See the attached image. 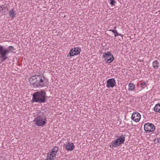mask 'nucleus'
I'll list each match as a JSON object with an SVG mask.
<instances>
[{
	"label": "nucleus",
	"instance_id": "f257e3e1",
	"mask_svg": "<svg viewBox=\"0 0 160 160\" xmlns=\"http://www.w3.org/2000/svg\"><path fill=\"white\" fill-rule=\"evenodd\" d=\"M29 82L34 88L43 87L48 85V80L40 75L32 76L30 78Z\"/></svg>",
	"mask_w": 160,
	"mask_h": 160
},
{
	"label": "nucleus",
	"instance_id": "f8f14e48",
	"mask_svg": "<svg viewBox=\"0 0 160 160\" xmlns=\"http://www.w3.org/2000/svg\"><path fill=\"white\" fill-rule=\"evenodd\" d=\"M64 147L66 151H71L74 149L75 147L72 142H69L64 144Z\"/></svg>",
	"mask_w": 160,
	"mask_h": 160
},
{
	"label": "nucleus",
	"instance_id": "6e6552de",
	"mask_svg": "<svg viewBox=\"0 0 160 160\" xmlns=\"http://www.w3.org/2000/svg\"><path fill=\"white\" fill-rule=\"evenodd\" d=\"M144 128V130L147 133L154 131L155 128L154 125L152 123L149 122L145 124Z\"/></svg>",
	"mask_w": 160,
	"mask_h": 160
},
{
	"label": "nucleus",
	"instance_id": "ddd939ff",
	"mask_svg": "<svg viewBox=\"0 0 160 160\" xmlns=\"http://www.w3.org/2000/svg\"><path fill=\"white\" fill-rule=\"evenodd\" d=\"M152 67L155 69L158 68L159 67V62L157 60H155L152 62Z\"/></svg>",
	"mask_w": 160,
	"mask_h": 160
},
{
	"label": "nucleus",
	"instance_id": "4be33fe9",
	"mask_svg": "<svg viewBox=\"0 0 160 160\" xmlns=\"http://www.w3.org/2000/svg\"><path fill=\"white\" fill-rule=\"evenodd\" d=\"M116 26H115L114 27L113 30H115V31H117V30H116Z\"/></svg>",
	"mask_w": 160,
	"mask_h": 160
},
{
	"label": "nucleus",
	"instance_id": "0eeeda50",
	"mask_svg": "<svg viewBox=\"0 0 160 160\" xmlns=\"http://www.w3.org/2000/svg\"><path fill=\"white\" fill-rule=\"evenodd\" d=\"M102 57L104 60L108 63L111 62L114 59L113 55L109 51L103 53Z\"/></svg>",
	"mask_w": 160,
	"mask_h": 160
},
{
	"label": "nucleus",
	"instance_id": "9b49d317",
	"mask_svg": "<svg viewBox=\"0 0 160 160\" xmlns=\"http://www.w3.org/2000/svg\"><path fill=\"white\" fill-rule=\"evenodd\" d=\"M107 83L106 87L108 88H112L116 84L115 80L114 78L108 79L107 81Z\"/></svg>",
	"mask_w": 160,
	"mask_h": 160
},
{
	"label": "nucleus",
	"instance_id": "6ab92c4d",
	"mask_svg": "<svg viewBox=\"0 0 160 160\" xmlns=\"http://www.w3.org/2000/svg\"><path fill=\"white\" fill-rule=\"evenodd\" d=\"M111 2H110V4L112 5H114L115 4V2L114 0H110Z\"/></svg>",
	"mask_w": 160,
	"mask_h": 160
},
{
	"label": "nucleus",
	"instance_id": "f3484780",
	"mask_svg": "<svg viewBox=\"0 0 160 160\" xmlns=\"http://www.w3.org/2000/svg\"><path fill=\"white\" fill-rule=\"evenodd\" d=\"M109 31H112L113 33L114 34V36L115 37H117L118 36H120L122 38L123 35H122L121 34L118 33L117 31H115L114 30H109Z\"/></svg>",
	"mask_w": 160,
	"mask_h": 160
},
{
	"label": "nucleus",
	"instance_id": "a211bd4d",
	"mask_svg": "<svg viewBox=\"0 0 160 160\" xmlns=\"http://www.w3.org/2000/svg\"><path fill=\"white\" fill-rule=\"evenodd\" d=\"M140 86L142 89L145 88L146 87V83L145 82H142L140 84Z\"/></svg>",
	"mask_w": 160,
	"mask_h": 160
},
{
	"label": "nucleus",
	"instance_id": "aec40b11",
	"mask_svg": "<svg viewBox=\"0 0 160 160\" xmlns=\"http://www.w3.org/2000/svg\"><path fill=\"white\" fill-rule=\"evenodd\" d=\"M0 8H1V10H5L6 8V7H5V6H4L3 5H2V6H1Z\"/></svg>",
	"mask_w": 160,
	"mask_h": 160
},
{
	"label": "nucleus",
	"instance_id": "20e7f679",
	"mask_svg": "<svg viewBox=\"0 0 160 160\" xmlns=\"http://www.w3.org/2000/svg\"><path fill=\"white\" fill-rule=\"evenodd\" d=\"M34 121L37 126L43 127L46 124L47 120L44 114L40 113L35 118Z\"/></svg>",
	"mask_w": 160,
	"mask_h": 160
},
{
	"label": "nucleus",
	"instance_id": "9d476101",
	"mask_svg": "<svg viewBox=\"0 0 160 160\" xmlns=\"http://www.w3.org/2000/svg\"><path fill=\"white\" fill-rule=\"evenodd\" d=\"M141 118L140 113L137 112H133L131 116V119L136 122H138Z\"/></svg>",
	"mask_w": 160,
	"mask_h": 160
},
{
	"label": "nucleus",
	"instance_id": "412c9836",
	"mask_svg": "<svg viewBox=\"0 0 160 160\" xmlns=\"http://www.w3.org/2000/svg\"><path fill=\"white\" fill-rule=\"evenodd\" d=\"M157 140L158 143H160V138H158L157 139Z\"/></svg>",
	"mask_w": 160,
	"mask_h": 160
},
{
	"label": "nucleus",
	"instance_id": "1a4fd4ad",
	"mask_svg": "<svg viewBox=\"0 0 160 160\" xmlns=\"http://www.w3.org/2000/svg\"><path fill=\"white\" fill-rule=\"evenodd\" d=\"M81 51V48L78 47H75L72 49L69 53L67 55L68 57H70L76 56L79 54Z\"/></svg>",
	"mask_w": 160,
	"mask_h": 160
},
{
	"label": "nucleus",
	"instance_id": "7ed1b4c3",
	"mask_svg": "<svg viewBox=\"0 0 160 160\" xmlns=\"http://www.w3.org/2000/svg\"><path fill=\"white\" fill-rule=\"evenodd\" d=\"M15 49L12 46H10L8 47V50L3 48V46L0 45V58L2 61H5L8 58V55L9 53V51L14 50Z\"/></svg>",
	"mask_w": 160,
	"mask_h": 160
},
{
	"label": "nucleus",
	"instance_id": "39448f33",
	"mask_svg": "<svg viewBox=\"0 0 160 160\" xmlns=\"http://www.w3.org/2000/svg\"><path fill=\"white\" fill-rule=\"evenodd\" d=\"M125 140V137L124 135H122L119 137L116 140L112 141L110 147L113 148L117 147L120 146L121 144L123 143Z\"/></svg>",
	"mask_w": 160,
	"mask_h": 160
},
{
	"label": "nucleus",
	"instance_id": "f03ea898",
	"mask_svg": "<svg viewBox=\"0 0 160 160\" xmlns=\"http://www.w3.org/2000/svg\"><path fill=\"white\" fill-rule=\"evenodd\" d=\"M46 92L42 89L33 93L32 98L33 102L39 103H43L46 102Z\"/></svg>",
	"mask_w": 160,
	"mask_h": 160
},
{
	"label": "nucleus",
	"instance_id": "2eb2a0df",
	"mask_svg": "<svg viewBox=\"0 0 160 160\" xmlns=\"http://www.w3.org/2000/svg\"><path fill=\"white\" fill-rule=\"evenodd\" d=\"M128 87L129 90L133 91L135 88V86L133 83H130L128 84Z\"/></svg>",
	"mask_w": 160,
	"mask_h": 160
},
{
	"label": "nucleus",
	"instance_id": "4468645a",
	"mask_svg": "<svg viewBox=\"0 0 160 160\" xmlns=\"http://www.w3.org/2000/svg\"><path fill=\"white\" fill-rule=\"evenodd\" d=\"M154 112L160 113V103H158L155 105L154 108Z\"/></svg>",
	"mask_w": 160,
	"mask_h": 160
},
{
	"label": "nucleus",
	"instance_id": "dca6fc26",
	"mask_svg": "<svg viewBox=\"0 0 160 160\" xmlns=\"http://www.w3.org/2000/svg\"><path fill=\"white\" fill-rule=\"evenodd\" d=\"M9 15L10 17H11L12 18H14L16 16V13L15 11L13 10H10L9 12Z\"/></svg>",
	"mask_w": 160,
	"mask_h": 160
},
{
	"label": "nucleus",
	"instance_id": "423d86ee",
	"mask_svg": "<svg viewBox=\"0 0 160 160\" xmlns=\"http://www.w3.org/2000/svg\"><path fill=\"white\" fill-rule=\"evenodd\" d=\"M58 151L57 147H53L51 149V151L48 155L47 159L45 160H53L56 157V155Z\"/></svg>",
	"mask_w": 160,
	"mask_h": 160
}]
</instances>
